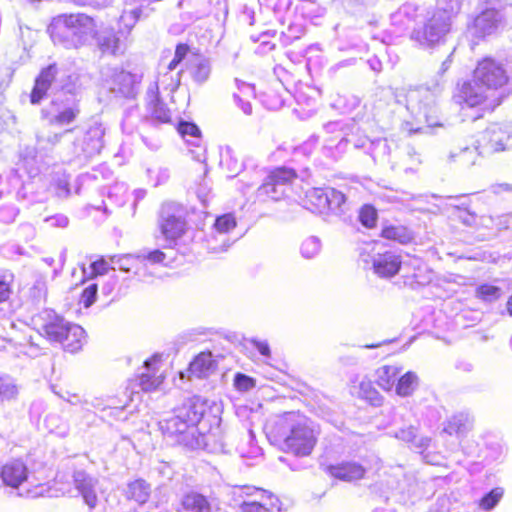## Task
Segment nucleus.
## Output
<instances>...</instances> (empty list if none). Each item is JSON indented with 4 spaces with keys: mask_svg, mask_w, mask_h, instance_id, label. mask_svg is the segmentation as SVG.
Returning a JSON list of instances; mask_svg holds the SVG:
<instances>
[{
    "mask_svg": "<svg viewBox=\"0 0 512 512\" xmlns=\"http://www.w3.org/2000/svg\"><path fill=\"white\" fill-rule=\"evenodd\" d=\"M391 24L399 30L412 27L409 38L421 49H434L443 44L451 31L452 22L443 9L423 8L407 2L391 14Z\"/></svg>",
    "mask_w": 512,
    "mask_h": 512,
    "instance_id": "obj_1",
    "label": "nucleus"
},
{
    "mask_svg": "<svg viewBox=\"0 0 512 512\" xmlns=\"http://www.w3.org/2000/svg\"><path fill=\"white\" fill-rule=\"evenodd\" d=\"M269 433L284 450L296 456L309 455L316 444L313 428L298 412H287L277 417Z\"/></svg>",
    "mask_w": 512,
    "mask_h": 512,
    "instance_id": "obj_2",
    "label": "nucleus"
},
{
    "mask_svg": "<svg viewBox=\"0 0 512 512\" xmlns=\"http://www.w3.org/2000/svg\"><path fill=\"white\" fill-rule=\"evenodd\" d=\"M204 414L203 404L198 400L185 402L175 409L172 416L159 422L162 433L174 443L194 448L198 445L197 424Z\"/></svg>",
    "mask_w": 512,
    "mask_h": 512,
    "instance_id": "obj_3",
    "label": "nucleus"
},
{
    "mask_svg": "<svg viewBox=\"0 0 512 512\" xmlns=\"http://www.w3.org/2000/svg\"><path fill=\"white\" fill-rule=\"evenodd\" d=\"M48 30L54 44L66 49H78L94 37L96 25L93 18L78 13L54 18Z\"/></svg>",
    "mask_w": 512,
    "mask_h": 512,
    "instance_id": "obj_4",
    "label": "nucleus"
},
{
    "mask_svg": "<svg viewBox=\"0 0 512 512\" xmlns=\"http://www.w3.org/2000/svg\"><path fill=\"white\" fill-rule=\"evenodd\" d=\"M146 114L143 123L151 125L167 124L172 121V112L160 99L158 85L150 84L145 95ZM141 121L137 107H132L125 112L122 120V129L128 134L134 133Z\"/></svg>",
    "mask_w": 512,
    "mask_h": 512,
    "instance_id": "obj_5",
    "label": "nucleus"
},
{
    "mask_svg": "<svg viewBox=\"0 0 512 512\" xmlns=\"http://www.w3.org/2000/svg\"><path fill=\"white\" fill-rule=\"evenodd\" d=\"M71 156L79 160H88L99 155L104 147L105 128L99 122L91 123L85 129H73Z\"/></svg>",
    "mask_w": 512,
    "mask_h": 512,
    "instance_id": "obj_6",
    "label": "nucleus"
},
{
    "mask_svg": "<svg viewBox=\"0 0 512 512\" xmlns=\"http://www.w3.org/2000/svg\"><path fill=\"white\" fill-rule=\"evenodd\" d=\"M406 108L418 122L429 127L439 126L436 96L426 88L410 90L406 95Z\"/></svg>",
    "mask_w": 512,
    "mask_h": 512,
    "instance_id": "obj_7",
    "label": "nucleus"
},
{
    "mask_svg": "<svg viewBox=\"0 0 512 512\" xmlns=\"http://www.w3.org/2000/svg\"><path fill=\"white\" fill-rule=\"evenodd\" d=\"M296 178V172L287 167H278L272 170L255 193V200L267 202L278 201L285 195L287 187Z\"/></svg>",
    "mask_w": 512,
    "mask_h": 512,
    "instance_id": "obj_8",
    "label": "nucleus"
},
{
    "mask_svg": "<svg viewBox=\"0 0 512 512\" xmlns=\"http://www.w3.org/2000/svg\"><path fill=\"white\" fill-rule=\"evenodd\" d=\"M482 156L503 152L512 147V125L507 123H493L481 134L478 140Z\"/></svg>",
    "mask_w": 512,
    "mask_h": 512,
    "instance_id": "obj_9",
    "label": "nucleus"
},
{
    "mask_svg": "<svg viewBox=\"0 0 512 512\" xmlns=\"http://www.w3.org/2000/svg\"><path fill=\"white\" fill-rule=\"evenodd\" d=\"M476 83H481L486 89L493 91L508 83L509 76L500 62L493 58L480 61L474 70Z\"/></svg>",
    "mask_w": 512,
    "mask_h": 512,
    "instance_id": "obj_10",
    "label": "nucleus"
},
{
    "mask_svg": "<svg viewBox=\"0 0 512 512\" xmlns=\"http://www.w3.org/2000/svg\"><path fill=\"white\" fill-rule=\"evenodd\" d=\"M33 323L39 333L50 342L58 343L73 323L66 321L62 316L50 309H45L33 318Z\"/></svg>",
    "mask_w": 512,
    "mask_h": 512,
    "instance_id": "obj_11",
    "label": "nucleus"
},
{
    "mask_svg": "<svg viewBox=\"0 0 512 512\" xmlns=\"http://www.w3.org/2000/svg\"><path fill=\"white\" fill-rule=\"evenodd\" d=\"M80 113L79 105L74 100L55 97L50 105L42 110V117L50 125L65 126L76 120Z\"/></svg>",
    "mask_w": 512,
    "mask_h": 512,
    "instance_id": "obj_12",
    "label": "nucleus"
},
{
    "mask_svg": "<svg viewBox=\"0 0 512 512\" xmlns=\"http://www.w3.org/2000/svg\"><path fill=\"white\" fill-rule=\"evenodd\" d=\"M142 75L122 69H113L107 80L110 91L117 97L134 99L140 88Z\"/></svg>",
    "mask_w": 512,
    "mask_h": 512,
    "instance_id": "obj_13",
    "label": "nucleus"
},
{
    "mask_svg": "<svg viewBox=\"0 0 512 512\" xmlns=\"http://www.w3.org/2000/svg\"><path fill=\"white\" fill-rule=\"evenodd\" d=\"M159 226L162 235L169 242V246H171L176 239L184 234L186 221L180 210L168 204L163 206L161 210Z\"/></svg>",
    "mask_w": 512,
    "mask_h": 512,
    "instance_id": "obj_14",
    "label": "nucleus"
},
{
    "mask_svg": "<svg viewBox=\"0 0 512 512\" xmlns=\"http://www.w3.org/2000/svg\"><path fill=\"white\" fill-rule=\"evenodd\" d=\"M61 67L56 63L43 68L35 79L34 87L30 95L32 104H39L49 90L59 91V78Z\"/></svg>",
    "mask_w": 512,
    "mask_h": 512,
    "instance_id": "obj_15",
    "label": "nucleus"
},
{
    "mask_svg": "<svg viewBox=\"0 0 512 512\" xmlns=\"http://www.w3.org/2000/svg\"><path fill=\"white\" fill-rule=\"evenodd\" d=\"M73 483L84 503L90 509H94L99 502V479L84 470H76L73 472Z\"/></svg>",
    "mask_w": 512,
    "mask_h": 512,
    "instance_id": "obj_16",
    "label": "nucleus"
},
{
    "mask_svg": "<svg viewBox=\"0 0 512 512\" xmlns=\"http://www.w3.org/2000/svg\"><path fill=\"white\" fill-rule=\"evenodd\" d=\"M119 25L123 26L124 29H119L118 32L106 29L99 34L98 45L102 52L113 55L124 53L132 28H128L122 23L121 18L119 19Z\"/></svg>",
    "mask_w": 512,
    "mask_h": 512,
    "instance_id": "obj_17",
    "label": "nucleus"
},
{
    "mask_svg": "<svg viewBox=\"0 0 512 512\" xmlns=\"http://www.w3.org/2000/svg\"><path fill=\"white\" fill-rule=\"evenodd\" d=\"M503 18L500 10L487 8L482 11L469 27V33L478 39L484 38L494 33Z\"/></svg>",
    "mask_w": 512,
    "mask_h": 512,
    "instance_id": "obj_18",
    "label": "nucleus"
},
{
    "mask_svg": "<svg viewBox=\"0 0 512 512\" xmlns=\"http://www.w3.org/2000/svg\"><path fill=\"white\" fill-rule=\"evenodd\" d=\"M236 227V220L232 214H224L216 218L211 238L208 240L209 249L214 252L225 251L229 247L227 234Z\"/></svg>",
    "mask_w": 512,
    "mask_h": 512,
    "instance_id": "obj_19",
    "label": "nucleus"
},
{
    "mask_svg": "<svg viewBox=\"0 0 512 512\" xmlns=\"http://www.w3.org/2000/svg\"><path fill=\"white\" fill-rule=\"evenodd\" d=\"M401 264L400 255L392 251L379 253L373 258V270L375 274L382 278H391L396 275L401 268Z\"/></svg>",
    "mask_w": 512,
    "mask_h": 512,
    "instance_id": "obj_20",
    "label": "nucleus"
},
{
    "mask_svg": "<svg viewBox=\"0 0 512 512\" xmlns=\"http://www.w3.org/2000/svg\"><path fill=\"white\" fill-rule=\"evenodd\" d=\"M186 70L191 76L192 80L202 85L208 81L212 71L211 60L205 55L192 54L186 61Z\"/></svg>",
    "mask_w": 512,
    "mask_h": 512,
    "instance_id": "obj_21",
    "label": "nucleus"
},
{
    "mask_svg": "<svg viewBox=\"0 0 512 512\" xmlns=\"http://www.w3.org/2000/svg\"><path fill=\"white\" fill-rule=\"evenodd\" d=\"M180 507L184 512H214L212 501L201 493L189 491L182 495Z\"/></svg>",
    "mask_w": 512,
    "mask_h": 512,
    "instance_id": "obj_22",
    "label": "nucleus"
},
{
    "mask_svg": "<svg viewBox=\"0 0 512 512\" xmlns=\"http://www.w3.org/2000/svg\"><path fill=\"white\" fill-rule=\"evenodd\" d=\"M1 478L5 485L17 488L27 480V467L20 460L10 461L2 467Z\"/></svg>",
    "mask_w": 512,
    "mask_h": 512,
    "instance_id": "obj_23",
    "label": "nucleus"
},
{
    "mask_svg": "<svg viewBox=\"0 0 512 512\" xmlns=\"http://www.w3.org/2000/svg\"><path fill=\"white\" fill-rule=\"evenodd\" d=\"M178 131L189 145L196 147L198 150H191L193 158L197 161L205 159L204 149L201 148V131L198 126L191 122H180Z\"/></svg>",
    "mask_w": 512,
    "mask_h": 512,
    "instance_id": "obj_24",
    "label": "nucleus"
},
{
    "mask_svg": "<svg viewBox=\"0 0 512 512\" xmlns=\"http://www.w3.org/2000/svg\"><path fill=\"white\" fill-rule=\"evenodd\" d=\"M157 357H153L144 362V367L147 370L136 379L139 387L146 392L155 390L158 388L163 382V376L157 375V369L155 368V364L158 362Z\"/></svg>",
    "mask_w": 512,
    "mask_h": 512,
    "instance_id": "obj_25",
    "label": "nucleus"
},
{
    "mask_svg": "<svg viewBox=\"0 0 512 512\" xmlns=\"http://www.w3.org/2000/svg\"><path fill=\"white\" fill-rule=\"evenodd\" d=\"M488 92H490V90L486 89L481 83H476L474 79L472 83L468 82L463 84L461 97L468 106L474 107L485 102L488 98Z\"/></svg>",
    "mask_w": 512,
    "mask_h": 512,
    "instance_id": "obj_26",
    "label": "nucleus"
},
{
    "mask_svg": "<svg viewBox=\"0 0 512 512\" xmlns=\"http://www.w3.org/2000/svg\"><path fill=\"white\" fill-rule=\"evenodd\" d=\"M330 474L344 481H354L363 478L365 469L356 462H343L329 467Z\"/></svg>",
    "mask_w": 512,
    "mask_h": 512,
    "instance_id": "obj_27",
    "label": "nucleus"
},
{
    "mask_svg": "<svg viewBox=\"0 0 512 512\" xmlns=\"http://www.w3.org/2000/svg\"><path fill=\"white\" fill-rule=\"evenodd\" d=\"M124 495L128 500L135 501L139 505L147 503L151 495V486L144 479H136L127 484Z\"/></svg>",
    "mask_w": 512,
    "mask_h": 512,
    "instance_id": "obj_28",
    "label": "nucleus"
},
{
    "mask_svg": "<svg viewBox=\"0 0 512 512\" xmlns=\"http://www.w3.org/2000/svg\"><path fill=\"white\" fill-rule=\"evenodd\" d=\"M395 437L406 443L410 444L411 448H414L419 453H423L430 444V438L427 436L418 435L417 427L411 425L408 428L400 429L395 433Z\"/></svg>",
    "mask_w": 512,
    "mask_h": 512,
    "instance_id": "obj_29",
    "label": "nucleus"
},
{
    "mask_svg": "<svg viewBox=\"0 0 512 512\" xmlns=\"http://www.w3.org/2000/svg\"><path fill=\"white\" fill-rule=\"evenodd\" d=\"M402 368L397 365H383L376 370V383L385 391H392Z\"/></svg>",
    "mask_w": 512,
    "mask_h": 512,
    "instance_id": "obj_30",
    "label": "nucleus"
},
{
    "mask_svg": "<svg viewBox=\"0 0 512 512\" xmlns=\"http://www.w3.org/2000/svg\"><path fill=\"white\" fill-rule=\"evenodd\" d=\"M215 367L211 352H201L190 363L189 371L197 378H205L214 371Z\"/></svg>",
    "mask_w": 512,
    "mask_h": 512,
    "instance_id": "obj_31",
    "label": "nucleus"
},
{
    "mask_svg": "<svg viewBox=\"0 0 512 512\" xmlns=\"http://www.w3.org/2000/svg\"><path fill=\"white\" fill-rule=\"evenodd\" d=\"M84 340V329L77 324H72L63 335V340H59L58 343L62 345L64 350L75 353L82 348Z\"/></svg>",
    "mask_w": 512,
    "mask_h": 512,
    "instance_id": "obj_32",
    "label": "nucleus"
},
{
    "mask_svg": "<svg viewBox=\"0 0 512 512\" xmlns=\"http://www.w3.org/2000/svg\"><path fill=\"white\" fill-rule=\"evenodd\" d=\"M479 156H482L479 145L474 147L465 146L450 151L449 160L458 163L462 167L469 168L476 164Z\"/></svg>",
    "mask_w": 512,
    "mask_h": 512,
    "instance_id": "obj_33",
    "label": "nucleus"
},
{
    "mask_svg": "<svg viewBox=\"0 0 512 512\" xmlns=\"http://www.w3.org/2000/svg\"><path fill=\"white\" fill-rule=\"evenodd\" d=\"M110 262L118 267L119 270L129 273L133 272L136 276H141V255L122 254L110 257Z\"/></svg>",
    "mask_w": 512,
    "mask_h": 512,
    "instance_id": "obj_34",
    "label": "nucleus"
},
{
    "mask_svg": "<svg viewBox=\"0 0 512 512\" xmlns=\"http://www.w3.org/2000/svg\"><path fill=\"white\" fill-rule=\"evenodd\" d=\"M473 420L467 413H458L452 416L445 428L444 432L449 435L463 436L472 428Z\"/></svg>",
    "mask_w": 512,
    "mask_h": 512,
    "instance_id": "obj_35",
    "label": "nucleus"
},
{
    "mask_svg": "<svg viewBox=\"0 0 512 512\" xmlns=\"http://www.w3.org/2000/svg\"><path fill=\"white\" fill-rule=\"evenodd\" d=\"M419 386V377L413 371H408L398 376L395 392L400 397L411 396Z\"/></svg>",
    "mask_w": 512,
    "mask_h": 512,
    "instance_id": "obj_36",
    "label": "nucleus"
},
{
    "mask_svg": "<svg viewBox=\"0 0 512 512\" xmlns=\"http://www.w3.org/2000/svg\"><path fill=\"white\" fill-rule=\"evenodd\" d=\"M19 385L15 378L6 373H0V402L15 401L19 394Z\"/></svg>",
    "mask_w": 512,
    "mask_h": 512,
    "instance_id": "obj_37",
    "label": "nucleus"
},
{
    "mask_svg": "<svg viewBox=\"0 0 512 512\" xmlns=\"http://www.w3.org/2000/svg\"><path fill=\"white\" fill-rule=\"evenodd\" d=\"M278 502L279 500L272 495H267V499L263 501H243L241 512H280V508L277 507Z\"/></svg>",
    "mask_w": 512,
    "mask_h": 512,
    "instance_id": "obj_38",
    "label": "nucleus"
},
{
    "mask_svg": "<svg viewBox=\"0 0 512 512\" xmlns=\"http://www.w3.org/2000/svg\"><path fill=\"white\" fill-rule=\"evenodd\" d=\"M381 235L385 239L397 241L400 244L410 243L414 239L412 231L402 225L386 226L382 229Z\"/></svg>",
    "mask_w": 512,
    "mask_h": 512,
    "instance_id": "obj_39",
    "label": "nucleus"
},
{
    "mask_svg": "<svg viewBox=\"0 0 512 512\" xmlns=\"http://www.w3.org/2000/svg\"><path fill=\"white\" fill-rule=\"evenodd\" d=\"M164 71H159L157 81L152 84L158 85V90L162 88L170 92H174L180 85L181 71L174 72V70H168L167 66L163 68Z\"/></svg>",
    "mask_w": 512,
    "mask_h": 512,
    "instance_id": "obj_40",
    "label": "nucleus"
},
{
    "mask_svg": "<svg viewBox=\"0 0 512 512\" xmlns=\"http://www.w3.org/2000/svg\"><path fill=\"white\" fill-rule=\"evenodd\" d=\"M80 77L79 74L72 72L67 73L61 68L59 78V91H63L69 94H76L80 89Z\"/></svg>",
    "mask_w": 512,
    "mask_h": 512,
    "instance_id": "obj_41",
    "label": "nucleus"
},
{
    "mask_svg": "<svg viewBox=\"0 0 512 512\" xmlns=\"http://www.w3.org/2000/svg\"><path fill=\"white\" fill-rule=\"evenodd\" d=\"M73 132H74V130H72V129L64 130L61 133L39 132L36 135L37 144L42 149L53 148L54 146H56L57 144H59L61 142L62 138L70 136Z\"/></svg>",
    "mask_w": 512,
    "mask_h": 512,
    "instance_id": "obj_42",
    "label": "nucleus"
},
{
    "mask_svg": "<svg viewBox=\"0 0 512 512\" xmlns=\"http://www.w3.org/2000/svg\"><path fill=\"white\" fill-rule=\"evenodd\" d=\"M503 496L504 489L502 487L493 488L478 501V507L483 511L490 512L498 505Z\"/></svg>",
    "mask_w": 512,
    "mask_h": 512,
    "instance_id": "obj_43",
    "label": "nucleus"
},
{
    "mask_svg": "<svg viewBox=\"0 0 512 512\" xmlns=\"http://www.w3.org/2000/svg\"><path fill=\"white\" fill-rule=\"evenodd\" d=\"M307 198L319 212L329 207L328 188H313L307 192Z\"/></svg>",
    "mask_w": 512,
    "mask_h": 512,
    "instance_id": "obj_44",
    "label": "nucleus"
},
{
    "mask_svg": "<svg viewBox=\"0 0 512 512\" xmlns=\"http://www.w3.org/2000/svg\"><path fill=\"white\" fill-rule=\"evenodd\" d=\"M475 295L478 299L491 303L497 301L501 295V288L492 284H481L476 288Z\"/></svg>",
    "mask_w": 512,
    "mask_h": 512,
    "instance_id": "obj_45",
    "label": "nucleus"
},
{
    "mask_svg": "<svg viewBox=\"0 0 512 512\" xmlns=\"http://www.w3.org/2000/svg\"><path fill=\"white\" fill-rule=\"evenodd\" d=\"M45 426L51 433L64 437L68 433L67 423L57 414H49L45 418Z\"/></svg>",
    "mask_w": 512,
    "mask_h": 512,
    "instance_id": "obj_46",
    "label": "nucleus"
},
{
    "mask_svg": "<svg viewBox=\"0 0 512 512\" xmlns=\"http://www.w3.org/2000/svg\"><path fill=\"white\" fill-rule=\"evenodd\" d=\"M412 265L415 268V271L412 274V278L416 284L425 285L432 280V272L420 259H413Z\"/></svg>",
    "mask_w": 512,
    "mask_h": 512,
    "instance_id": "obj_47",
    "label": "nucleus"
},
{
    "mask_svg": "<svg viewBox=\"0 0 512 512\" xmlns=\"http://www.w3.org/2000/svg\"><path fill=\"white\" fill-rule=\"evenodd\" d=\"M369 150L374 160L385 159L390 155L391 146L387 139H377L369 141Z\"/></svg>",
    "mask_w": 512,
    "mask_h": 512,
    "instance_id": "obj_48",
    "label": "nucleus"
},
{
    "mask_svg": "<svg viewBox=\"0 0 512 512\" xmlns=\"http://www.w3.org/2000/svg\"><path fill=\"white\" fill-rule=\"evenodd\" d=\"M321 250V241L315 236H310L305 239L300 247L301 255L306 259L316 257Z\"/></svg>",
    "mask_w": 512,
    "mask_h": 512,
    "instance_id": "obj_49",
    "label": "nucleus"
},
{
    "mask_svg": "<svg viewBox=\"0 0 512 512\" xmlns=\"http://www.w3.org/2000/svg\"><path fill=\"white\" fill-rule=\"evenodd\" d=\"M13 274L8 270H0V304L8 301L12 293Z\"/></svg>",
    "mask_w": 512,
    "mask_h": 512,
    "instance_id": "obj_50",
    "label": "nucleus"
},
{
    "mask_svg": "<svg viewBox=\"0 0 512 512\" xmlns=\"http://www.w3.org/2000/svg\"><path fill=\"white\" fill-rule=\"evenodd\" d=\"M192 54H199L198 52H192L190 46L186 43H179L176 45L174 58L167 65L168 70H175L176 67L183 61L186 60Z\"/></svg>",
    "mask_w": 512,
    "mask_h": 512,
    "instance_id": "obj_51",
    "label": "nucleus"
},
{
    "mask_svg": "<svg viewBox=\"0 0 512 512\" xmlns=\"http://www.w3.org/2000/svg\"><path fill=\"white\" fill-rule=\"evenodd\" d=\"M47 283L43 278L35 280L30 288V297L36 304L44 303L47 298Z\"/></svg>",
    "mask_w": 512,
    "mask_h": 512,
    "instance_id": "obj_52",
    "label": "nucleus"
},
{
    "mask_svg": "<svg viewBox=\"0 0 512 512\" xmlns=\"http://www.w3.org/2000/svg\"><path fill=\"white\" fill-rule=\"evenodd\" d=\"M305 29L302 24H290L287 28V31H282V43L285 46L292 44L293 41L301 38L304 35Z\"/></svg>",
    "mask_w": 512,
    "mask_h": 512,
    "instance_id": "obj_53",
    "label": "nucleus"
},
{
    "mask_svg": "<svg viewBox=\"0 0 512 512\" xmlns=\"http://www.w3.org/2000/svg\"><path fill=\"white\" fill-rule=\"evenodd\" d=\"M456 217L457 219L467 227H477L482 220V217L477 216L476 213L471 212L468 209L456 208Z\"/></svg>",
    "mask_w": 512,
    "mask_h": 512,
    "instance_id": "obj_54",
    "label": "nucleus"
},
{
    "mask_svg": "<svg viewBox=\"0 0 512 512\" xmlns=\"http://www.w3.org/2000/svg\"><path fill=\"white\" fill-rule=\"evenodd\" d=\"M349 142H351V139H349L346 136H342L335 147L333 146V144L331 142L328 144H325L322 147L323 154L327 157H330V158L336 160L338 158V156L341 153H343L345 146Z\"/></svg>",
    "mask_w": 512,
    "mask_h": 512,
    "instance_id": "obj_55",
    "label": "nucleus"
},
{
    "mask_svg": "<svg viewBox=\"0 0 512 512\" xmlns=\"http://www.w3.org/2000/svg\"><path fill=\"white\" fill-rule=\"evenodd\" d=\"M359 393L361 397L369 400L372 405L380 404V395L373 387L371 381H361L359 385Z\"/></svg>",
    "mask_w": 512,
    "mask_h": 512,
    "instance_id": "obj_56",
    "label": "nucleus"
},
{
    "mask_svg": "<svg viewBox=\"0 0 512 512\" xmlns=\"http://www.w3.org/2000/svg\"><path fill=\"white\" fill-rule=\"evenodd\" d=\"M359 220L367 228H372L376 224L377 211L371 205H364L359 212Z\"/></svg>",
    "mask_w": 512,
    "mask_h": 512,
    "instance_id": "obj_57",
    "label": "nucleus"
},
{
    "mask_svg": "<svg viewBox=\"0 0 512 512\" xmlns=\"http://www.w3.org/2000/svg\"><path fill=\"white\" fill-rule=\"evenodd\" d=\"M328 196H329V207L327 210L331 211H337L342 210V206L344 205L346 201L345 195L334 189V188H328Z\"/></svg>",
    "mask_w": 512,
    "mask_h": 512,
    "instance_id": "obj_58",
    "label": "nucleus"
},
{
    "mask_svg": "<svg viewBox=\"0 0 512 512\" xmlns=\"http://www.w3.org/2000/svg\"><path fill=\"white\" fill-rule=\"evenodd\" d=\"M463 0H437V9H443L449 16L450 21L461 8Z\"/></svg>",
    "mask_w": 512,
    "mask_h": 512,
    "instance_id": "obj_59",
    "label": "nucleus"
},
{
    "mask_svg": "<svg viewBox=\"0 0 512 512\" xmlns=\"http://www.w3.org/2000/svg\"><path fill=\"white\" fill-rule=\"evenodd\" d=\"M97 291V284H90L82 291L80 303H82L85 308L90 307L96 300Z\"/></svg>",
    "mask_w": 512,
    "mask_h": 512,
    "instance_id": "obj_60",
    "label": "nucleus"
},
{
    "mask_svg": "<svg viewBox=\"0 0 512 512\" xmlns=\"http://www.w3.org/2000/svg\"><path fill=\"white\" fill-rule=\"evenodd\" d=\"M19 213V209L12 205H3L0 207V220L4 223L13 222Z\"/></svg>",
    "mask_w": 512,
    "mask_h": 512,
    "instance_id": "obj_61",
    "label": "nucleus"
},
{
    "mask_svg": "<svg viewBox=\"0 0 512 512\" xmlns=\"http://www.w3.org/2000/svg\"><path fill=\"white\" fill-rule=\"evenodd\" d=\"M138 255H141L142 266L145 265L144 262L146 260L152 264H159V263H162L166 258L165 253H163L162 251H160L158 249L150 251L148 253L141 252Z\"/></svg>",
    "mask_w": 512,
    "mask_h": 512,
    "instance_id": "obj_62",
    "label": "nucleus"
},
{
    "mask_svg": "<svg viewBox=\"0 0 512 512\" xmlns=\"http://www.w3.org/2000/svg\"><path fill=\"white\" fill-rule=\"evenodd\" d=\"M235 82L237 84V88L239 90L238 94L240 96H242L245 99H250L254 96V86L253 85L246 83V82H242L238 79H236Z\"/></svg>",
    "mask_w": 512,
    "mask_h": 512,
    "instance_id": "obj_63",
    "label": "nucleus"
},
{
    "mask_svg": "<svg viewBox=\"0 0 512 512\" xmlns=\"http://www.w3.org/2000/svg\"><path fill=\"white\" fill-rule=\"evenodd\" d=\"M235 385L240 390H249L250 388L253 387L254 383L250 377L238 373L235 376Z\"/></svg>",
    "mask_w": 512,
    "mask_h": 512,
    "instance_id": "obj_64",
    "label": "nucleus"
}]
</instances>
